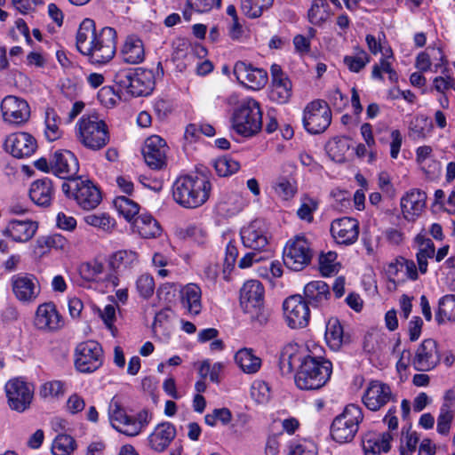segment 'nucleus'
Instances as JSON below:
<instances>
[{
	"label": "nucleus",
	"mask_w": 455,
	"mask_h": 455,
	"mask_svg": "<svg viewBox=\"0 0 455 455\" xmlns=\"http://www.w3.org/2000/svg\"><path fill=\"white\" fill-rule=\"evenodd\" d=\"M211 189V182L206 178L183 175L179 177L172 185V197L181 207L195 209L206 203Z\"/></svg>",
	"instance_id": "nucleus-2"
},
{
	"label": "nucleus",
	"mask_w": 455,
	"mask_h": 455,
	"mask_svg": "<svg viewBox=\"0 0 455 455\" xmlns=\"http://www.w3.org/2000/svg\"><path fill=\"white\" fill-rule=\"evenodd\" d=\"M240 303L243 310L262 306L264 303V287L258 280H249L240 291Z\"/></svg>",
	"instance_id": "nucleus-24"
},
{
	"label": "nucleus",
	"mask_w": 455,
	"mask_h": 455,
	"mask_svg": "<svg viewBox=\"0 0 455 455\" xmlns=\"http://www.w3.org/2000/svg\"><path fill=\"white\" fill-rule=\"evenodd\" d=\"M52 168L56 176L71 182V180L76 179L75 176L79 171V163L74 153L60 149L52 156Z\"/></svg>",
	"instance_id": "nucleus-16"
},
{
	"label": "nucleus",
	"mask_w": 455,
	"mask_h": 455,
	"mask_svg": "<svg viewBox=\"0 0 455 455\" xmlns=\"http://www.w3.org/2000/svg\"><path fill=\"white\" fill-rule=\"evenodd\" d=\"M12 287L16 298L22 302L35 300L40 293L36 277L30 274H18L12 278Z\"/></svg>",
	"instance_id": "nucleus-17"
},
{
	"label": "nucleus",
	"mask_w": 455,
	"mask_h": 455,
	"mask_svg": "<svg viewBox=\"0 0 455 455\" xmlns=\"http://www.w3.org/2000/svg\"><path fill=\"white\" fill-rule=\"evenodd\" d=\"M168 146L158 135L149 136L144 141V162L151 170L159 171L167 165Z\"/></svg>",
	"instance_id": "nucleus-13"
},
{
	"label": "nucleus",
	"mask_w": 455,
	"mask_h": 455,
	"mask_svg": "<svg viewBox=\"0 0 455 455\" xmlns=\"http://www.w3.org/2000/svg\"><path fill=\"white\" fill-rule=\"evenodd\" d=\"M99 99L107 108L116 105L117 101L120 100V97L116 94L115 91L111 87L102 88L99 92Z\"/></svg>",
	"instance_id": "nucleus-63"
},
{
	"label": "nucleus",
	"mask_w": 455,
	"mask_h": 455,
	"mask_svg": "<svg viewBox=\"0 0 455 455\" xmlns=\"http://www.w3.org/2000/svg\"><path fill=\"white\" fill-rule=\"evenodd\" d=\"M35 323L39 329L54 331L63 325V320L55 305L48 302L37 307Z\"/></svg>",
	"instance_id": "nucleus-22"
},
{
	"label": "nucleus",
	"mask_w": 455,
	"mask_h": 455,
	"mask_svg": "<svg viewBox=\"0 0 455 455\" xmlns=\"http://www.w3.org/2000/svg\"><path fill=\"white\" fill-rule=\"evenodd\" d=\"M76 440L69 435H58L52 445L53 455H70L76 449Z\"/></svg>",
	"instance_id": "nucleus-47"
},
{
	"label": "nucleus",
	"mask_w": 455,
	"mask_h": 455,
	"mask_svg": "<svg viewBox=\"0 0 455 455\" xmlns=\"http://www.w3.org/2000/svg\"><path fill=\"white\" fill-rule=\"evenodd\" d=\"M291 95V84L289 85H272L268 93L269 99L278 104L287 102Z\"/></svg>",
	"instance_id": "nucleus-57"
},
{
	"label": "nucleus",
	"mask_w": 455,
	"mask_h": 455,
	"mask_svg": "<svg viewBox=\"0 0 455 455\" xmlns=\"http://www.w3.org/2000/svg\"><path fill=\"white\" fill-rule=\"evenodd\" d=\"M162 231L159 222L150 214L144 213V239L158 237Z\"/></svg>",
	"instance_id": "nucleus-59"
},
{
	"label": "nucleus",
	"mask_w": 455,
	"mask_h": 455,
	"mask_svg": "<svg viewBox=\"0 0 455 455\" xmlns=\"http://www.w3.org/2000/svg\"><path fill=\"white\" fill-rule=\"evenodd\" d=\"M84 220L86 224L108 232L111 231L116 224L114 219L110 218L107 213L89 214L86 215Z\"/></svg>",
	"instance_id": "nucleus-50"
},
{
	"label": "nucleus",
	"mask_w": 455,
	"mask_h": 455,
	"mask_svg": "<svg viewBox=\"0 0 455 455\" xmlns=\"http://www.w3.org/2000/svg\"><path fill=\"white\" fill-rule=\"evenodd\" d=\"M214 168L219 176L227 177L236 172L240 164L230 156H225L215 160Z\"/></svg>",
	"instance_id": "nucleus-49"
},
{
	"label": "nucleus",
	"mask_w": 455,
	"mask_h": 455,
	"mask_svg": "<svg viewBox=\"0 0 455 455\" xmlns=\"http://www.w3.org/2000/svg\"><path fill=\"white\" fill-rule=\"evenodd\" d=\"M336 259L337 253L334 251L322 253L319 256V268L323 275L328 276L338 271Z\"/></svg>",
	"instance_id": "nucleus-54"
},
{
	"label": "nucleus",
	"mask_w": 455,
	"mask_h": 455,
	"mask_svg": "<svg viewBox=\"0 0 455 455\" xmlns=\"http://www.w3.org/2000/svg\"><path fill=\"white\" fill-rule=\"evenodd\" d=\"M362 402L368 410L378 411L390 402L395 403L396 395L388 384L374 379L369 382L362 396Z\"/></svg>",
	"instance_id": "nucleus-9"
},
{
	"label": "nucleus",
	"mask_w": 455,
	"mask_h": 455,
	"mask_svg": "<svg viewBox=\"0 0 455 455\" xmlns=\"http://www.w3.org/2000/svg\"><path fill=\"white\" fill-rule=\"evenodd\" d=\"M6 150L14 157L30 156L37 148L36 139L27 132L11 134L5 140Z\"/></svg>",
	"instance_id": "nucleus-19"
},
{
	"label": "nucleus",
	"mask_w": 455,
	"mask_h": 455,
	"mask_svg": "<svg viewBox=\"0 0 455 455\" xmlns=\"http://www.w3.org/2000/svg\"><path fill=\"white\" fill-rule=\"evenodd\" d=\"M113 204L118 212L123 215L126 220L132 223L131 228L132 232L140 234V227L137 226L136 221L132 222L133 218L139 213L140 206L137 203L123 196H117L114 200Z\"/></svg>",
	"instance_id": "nucleus-32"
},
{
	"label": "nucleus",
	"mask_w": 455,
	"mask_h": 455,
	"mask_svg": "<svg viewBox=\"0 0 455 455\" xmlns=\"http://www.w3.org/2000/svg\"><path fill=\"white\" fill-rule=\"evenodd\" d=\"M102 362L103 350L98 342L87 340L77 345L75 365L79 371L93 372L101 366Z\"/></svg>",
	"instance_id": "nucleus-8"
},
{
	"label": "nucleus",
	"mask_w": 455,
	"mask_h": 455,
	"mask_svg": "<svg viewBox=\"0 0 455 455\" xmlns=\"http://www.w3.org/2000/svg\"><path fill=\"white\" fill-rule=\"evenodd\" d=\"M108 416L112 427L126 435H136L142 427L140 421L127 415L116 397H113L109 403Z\"/></svg>",
	"instance_id": "nucleus-12"
},
{
	"label": "nucleus",
	"mask_w": 455,
	"mask_h": 455,
	"mask_svg": "<svg viewBox=\"0 0 455 455\" xmlns=\"http://www.w3.org/2000/svg\"><path fill=\"white\" fill-rule=\"evenodd\" d=\"M235 363L247 374L257 372L261 366V359L251 348H242L235 355Z\"/></svg>",
	"instance_id": "nucleus-35"
},
{
	"label": "nucleus",
	"mask_w": 455,
	"mask_h": 455,
	"mask_svg": "<svg viewBox=\"0 0 455 455\" xmlns=\"http://www.w3.org/2000/svg\"><path fill=\"white\" fill-rule=\"evenodd\" d=\"M331 295L329 285L323 281L315 280L305 285L302 297L308 306L319 307L327 304Z\"/></svg>",
	"instance_id": "nucleus-23"
},
{
	"label": "nucleus",
	"mask_w": 455,
	"mask_h": 455,
	"mask_svg": "<svg viewBox=\"0 0 455 455\" xmlns=\"http://www.w3.org/2000/svg\"><path fill=\"white\" fill-rule=\"evenodd\" d=\"M142 68H130L124 72L118 84L123 87L126 93L132 97H140L142 95Z\"/></svg>",
	"instance_id": "nucleus-30"
},
{
	"label": "nucleus",
	"mask_w": 455,
	"mask_h": 455,
	"mask_svg": "<svg viewBox=\"0 0 455 455\" xmlns=\"http://www.w3.org/2000/svg\"><path fill=\"white\" fill-rule=\"evenodd\" d=\"M233 73L239 84L251 90L262 89L268 81L267 70L242 60L235 62Z\"/></svg>",
	"instance_id": "nucleus-11"
},
{
	"label": "nucleus",
	"mask_w": 455,
	"mask_h": 455,
	"mask_svg": "<svg viewBox=\"0 0 455 455\" xmlns=\"http://www.w3.org/2000/svg\"><path fill=\"white\" fill-rule=\"evenodd\" d=\"M303 125L311 134L323 132L331 123V116H303Z\"/></svg>",
	"instance_id": "nucleus-44"
},
{
	"label": "nucleus",
	"mask_w": 455,
	"mask_h": 455,
	"mask_svg": "<svg viewBox=\"0 0 455 455\" xmlns=\"http://www.w3.org/2000/svg\"><path fill=\"white\" fill-rule=\"evenodd\" d=\"M440 360L437 342L433 339H426L417 348L412 364L418 371H428L435 368Z\"/></svg>",
	"instance_id": "nucleus-14"
},
{
	"label": "nucleus",
	"mask_w": 455,
	"mask_h": 455,
	"mask_svg": "<svg viewBox=\"0 0 455 455\" xmlns=\"http://www.w3.org/2000/svg\"><path fill=\"white\" fill-rule=\"evenodd\" d=\"M202 291L195 283L186 285L182 291V304L190 314L198 315L202 309Z\"/></svg>",
	"instance_id": "nucleus-33"
},
{
	"label": "nucleus",
	"mask_w": 455,
	"mask_h": 455,
	"mask_svg": "<svg viewBox=\"0 0 455 455\" xmlns=\"http://www.w3.org/2000/svg\"><path fill=\"white\" fill-rule=\"evenodd\" d=\"M175 436L176 428L172 424L169 422L161 423L148 436V443L150 447L156 451H163L169 446Z\"/></svg>",
	"instance_id": "nucleus-26"
},
{
	"label": "nucleus",
	"mask_w": 455,
	"mask_h": 455,
	"mask_svg": "<svg viewBox=\"0 0 455 455\" xmlns=\"http://www.w3.org/2000/svg\"><path fill=\"white\" fill-rule=\"evenodd\" d=\"M419 437L416 432L410 429L402 431L400 455H411L417 449Z\"/></svg>",
	"instance_id": "nucleus-52"
},
{
	"label": "nucleus",
	"mask_w": 455,
	"mask_h": 455,
	"mask_svg": "<svg viewBox=\"0 0 455 455\" xmlns=\"http://www.w3.org/2000/svg\"><path fill=\"white\" fill-rule=\"evenodd\" d=\"M187 5L198 12H206L214 6L220 7L221 0H187Z\"/></svg>",
	"instance_id": "nucleus-60"
},
{
	"label": "nucleus",
	"mask_w": 455,
	"mask_h": 455,
	"mask_svg": "<svg viewBox=\"0 0 455 455\" xmlns=\"http://www.w3.org/2000/svg\"><path fill=\"white\" fill-rule=\"evenodd\" d=\"M452 419L453 413L450 410V406L447 403L443 404L437 419V432L443 435H448Z\"/></svg>",
	"instance_id": "nucleus-55"
},
{
	"label": "nucleus",
	"mask_w": 455,
	"mask_h": 455,
	"mask_svg": "<svg viewBox=\"0 0 455 455\" xmlns=\"http://www.w3.org/2000/svg\"><path fill=\"white\" fill-rule=\"evenodd\" d=\"M100 317L102 318L107 328L111 331L112 335L116 337L117 335V329L113 324L116 319V308L113 305H107L102 312H100Z\"/></svg>",
	"instance_id": "nucleus-61"
},
{
	"label": "nucleus",
	"mask_w": 455,
	"mask_h": 455,
	"mask_svg": "<svg viewBox=\"0 0 455 455\" xmlns=\"http://www.w3.org/2000/svg\"><path fill=\"white\" fill-rule=\"evenodd\" d=\"M292 347H285L279 358V368L283 375H289L293 371L295 364L301 363L303 360L299 353H294Z\"/></svg>",
	"instance_id": "nucleus-46"
},
{
	"label": "nucleus",
	"mask_w": 455,
	"mask_h": 455,
	"mask_svg": "<svg viewBox=\"0 0 455 455\" xmlns=\"http://www.w3.org/2000/svg\"><path fill=\"white\" fill-rule=\"evenodd\" d=\"M241 239L246 248L257 251H262L268 243L266 230L259 220H253L242 228Z\"/></svg>",
	"instance_id": "nucleus-20"
},
{
	"label": "nucleus",
	"mask_w": 455,
	"mask_h": 455,
	"mask_svg": "<svg viewBox=\"0 0 455 455\" xmlns=\"http://www.w3.org/2000/svg\"><path fill=\"white\" fill-rule=\"evenodd\" d=\"M283 312L288 325L292 328H304L310 318L309 306L299 294L288 297L283 304Z\"/></svg>",
	"instance_id": "nucleus-10"
},
{
	"label": "nucleus",
	"mask_w": 455,
	"mask_h": 455,
	"mask_svg": "<svg viewBox=\"0 0 455 455\" xmlns=\"http://www.w3.org/2000/svg\"><path fill=\"white\" fill-rule=\"evenodd\" d=\"M427 194L419 189H411L401 199V208L406 219L418 216L426 206Z\"/></svg>",
	"instance_id": "nucleus-25"
},
{
	"label": "nucleus",
	"mask_w": 455,
	"mask_h": 455,
	"mask_svg": "<svg viewBox=\"0 0 455 455\" xmlns=\"http://www.w3.org/2000/svg\"><path fill=\"white\" fill-rule=\"evenodd\" d=\"M0 108L2 114H30L31 112L25 100L13 95L6 96L2 100Z\"/></svg>",
	"instance_id": "nucleus-41"
},
{
	"label": "nucleus",
	"mask_w": 455,
	"mask_h": 455,
	"mask_svg": "<svg viewBox=\"0 0 455 455\" xmlns=\"http://www.w3.org/2000/svg\"><path fill=\"white\" fill-rule=\"evenodd\" d=\"M76 46L81 54L88 57L89 62L106 64L116 54V31L110 27H104L98 31L95 21L86 18L79 25Z\"/></svg>",
	"instance_id": "nucleus-1"
},
{
	"label": "nucleus",
	"mask_w": 455,
	"mask_h": 455,
	"mask_svg": "<svg viewBox=\"0 0 455 455\" xmlns=\"http://www.w3.org/2000/svg\"><path fill=\"white\" fill-rule=\"evenodd\" d=\"M104 266L98 260L82 263L79 267V273L83 279L86 281H93L103 272Z\"/></svg>",
	"instance_id": "nucleus-53"
},
{
	"label": "nucleus",
	"mask_w": 455,
	"mask_h": 455,
	"mask_svg": "<svg viewBox=\"0 0 455 455\" xmlns=\"http://www.w3.org/2000/svg\"><path fill=\"white\" fill-rule=\"evenodd\" d=\"M313 251L309 241L303 235L290 239L283 249V263L294 271H300L310 264Z\"/></svg>",
	"instance_id": "nucleus-7"
},
{
	"label": "nucleus",
	"mask_w": 455,
	"mask_h": 455,
	"mask_svg": "<svg viewBox=\"0 0 455 455\" xmlns=\"http://www.w3.org/2000/svg\"><path fill=\"white\" fill-rule=\"evenodd\" d=\"M37 228L38 223L36 221L12 220L6 228L2 230V234L4 236L11 237L14 242L26 243L35 235Z\"/></svg>",
	"instance_id": "nucleus-21"
},
{
	"label": "nucleus",
	"mask_w": 455,
	"mask_h": 455,
	"mask_svg": "<svg viewBox=\"0 0 455 455\" xmlns=\"http://www.w3.org/2000/svg\"><path fill=\"white\" fill-rule=\"evenodd\" d=\"M37 247L43 249L46 248H55V249H63L67 244V240L60 235L54 234L49 236H42L39 237L36 241Z\"/></svg>",
	"instance_id": "nucleus-58"
},
{
	"label": "nucleus",
	"mask_w": 455,
	"mask_h": 455,
	"mask_svg": "<svg viewBox=\"0 0 455 455\" xmlns=\"http://www.w3.org/2000/svg\"><path fill=\"white\" fill-rule=\"evenodd\" d=\"M274 0H241V8L245 16L256 19L273 5Z\"/></svg>",
	"instance_id": "nucleus-43"
},
{
	"label": "nucleus",
	"mask_w": 455,
	"mask_h": 455,
	"mask_svg": "<svg viewBox=\"0 0 455 455\" xmlns=\"http://www.w3.org/2000/svg\"><path fill=\"white\" fill-rule=\"evenodd\" d=\"M175 235L180 240H192L198 244H203L206 240V233L195 225L176 228Z\"/></svg>",
	"instance_id": "nucleus-45"
},
{
	"label": "nucleus",
	"mask_w": 455,
	"mask_h": 455,
	"mask_svg": "<svg viewBox=\"0 0 455 455\" xmlns=\"http://www.w3.org/2000/svg\"><path fill=\"white\" fill-rule=\"evenodd\" d=\"M227 104L234 108L233 114H253L254 110L256 114H263L259 102L252 98L239 100L237 95L232 94L227 99Z\"/></svg>",
	"instance_id": "nucleus-38"
},
{
	"label": "nucleus",
	"mask_w": 455,
	"mask_h": 455,
	"mask_svg": "<svg viewBox=\"0 0 455 455\" xmlns=\"http://www.w3.org/2000/svg\"><path fill=\"white\" fill-rule=\"evenodd\" d=\"M138 261L139 256L136 252L124 250L118 251L109 257L108 266L114 272H117L122 267H130Z\"/></svg>",
	"instance_id": "nucleus-40"
},
{
	"label": "nucleus",
	"mask_w": 455,
	"mask_h": 455,
	"mask_svg": "<svg viewBox=\"0 0 455 455\" xmlns=\"http://www.w3.org/2000/svg\"><path fill=\"white\" fill-rule=\"evenodd\" d=\"M44 124V134L49 141H55L62 136L60 116H45Z\"/></svg>",
	"instance_id": "nucleus-51"
},
{
	"label": "nucleus",
	"mask_w": 455,
	"mask_h": 455,
	"mask_svg": "<svg viewBox=\"0 0 455 455\" xmlns=\"http://www.w3.org/2000/svg\"><path fill=\"white\" fill-rule=\"evenodd\" d=\"M363 419L362 409L354 403L347 404L343 411L334 418L331 425V435L339 443H350Z\"/></svg>",
	"instance_id": "nucleus-5"
},
{
	"label": "nucleus",
	"mask_w": 455,
	"mask_h": 455,
	"mask_svg": "<svg viewBox=\"0 0 455 455\" xmlns=\"http://www.w3.org/2000/svg\"><path fill=\"white\" fill-rule=\"evenodd\" d=\"M331 233L338 243H354L359 235V223L354 218L337 219L331 224Z\"/></svg>",
	"instance_id": "nucleus-18"
},
{
	"label": "nucleus",
	"mask_w": 455,
	"mask_h": 455,
	"mask_svg": "<svg viewBox=\"0 0 455 455\" xmlns=\"http://www.w3.org/2000/svg\"><path fill=\"white\" fill-rule=\"evenodd\" d=\"M272 85H289L291 84L287 75L283 71L278 64H273L270 68Z\"/></svg>",
	"instance_id": "nucleus-62"
},
{
	"label": "nucleus",
	"mask_w": 455,
	"mask_h": 455,
	"mask_svg": "<svg viewBox=\"0 0 455 455\" xmlns=\"http://www.w3.org/2000/svg\"><path fill=\"white\" fill-rule=\"evenodd\" d=\"M355 56L346 55L343 62L349 71L359 73L371 61V56L360 46L355 47Z\"/></svg>",
	"instance_id": "nucleus-42"
},
{
	"label": "nucleus",
	"mask_w": 455,
	"mask_h": 455,
	"mask_svg": "<svg viewBox=\"0 0 455 455\" xmlns=\"http://www.w3.org/2000/svg\"><path fill=\"white\" fill-rule=\"evenodd\" d=\"M434 121L428 116H415L410 122V137L413 140L425 139L433 130Z\"/></svg>",
	"instance_id": "nucleus-36"
},
{
	"label": "nucleus",
	"mask_w": 455,
	"mask_h": 455,
	"mask_svg": "<svg viewBox=\"0 0 455 455\" xmlns=\"http://www.w3.org/2000/svg\"><path fill=\"white\" fill-rule=\"evenodd\" d=\"M332 363L323 357L307 355L303 358L295 374L296 386L302 390H316L330 379Z\"/></svg>",
	"instance_id": "nucleus-3"
},
{
	"label": "nucleus",
	"mask_w": 455,
	"mask_h": 455,
	"mask_svg": "<svg viewBox=\"0 0 455 455\" xmlns=\"http://www.w3.org/2000/svg\"><path fill=\"white\" fill-rule=\"evenodd\" d=\"M274 189L284 200L292 198L297 193V182L293 178L279 177Z\"/></svg>",
	"instance_id": "nucleus-48"
},
{
	"label": "nucleus",
	"mask_w": 455,
	"mask_h": 455,
	"mask_svg": "<svg viewBox=\"0 0 455 455\" xmlns=\"http://www.w3.org/2000/svg\"><path fill=\"white\" fill-rule=\"evenodd\" d=\"M329 4L327 0H313L307 12L308 21L315 26H321L329 17Z\"/></svg>",
	"instance_id": "nucleus-39"
},
{
	"label": "nucleus",
	"mask_w": 455,
	"mask_h": 455,
	"mask_svg": "<svg viewBox=\"0 0 455 455\" xmlns=\"http://www.w3.org/2000/svg\"><path fill=\"white\" fill-rule=\"evenodd\" d=\"M76 140L85 148L100 150L109 141L108 125L99 116H83L76 124Z\"/></svg>",
	"instance_id": "nucleus-4"
},
{
	"label": "nucleus",
	"mask_w": 455,
	"mask_h": 455,
	"mask_svg": "<svg viewBox=\"0 0 455 455\" xmlns=\"http://www.w3.org/2000/svg\"><path fill=\"white\" fill-rule=\"evenodd\" d=\"M350 147V140L347 137H334L325 144V151L331 160L344 163L346 154Z\"/></svg>",
	"instance_id": "nucleus-34"
},
{
	"label": "nucleus",
	"mask_w": 455,
	"mask_h": 455,
	"mask_svg": "<svg viewBox=\"0 0 455 455\" xmlns=\"http://www.w3.org/2000/svg\"><path fill=\"white\" fill-rule=\"evenodd\" d=\"M63 383L59 380H53L44 384L41 389L43 396H59L63 395Z\"/></svg>",
	"instance_id": "nucleus-64"
},
{
	"label": "nucleus",
	"mask_w": 455,
	"mask_h": 455,
	"mask_svg": "<svg viewBox=\"0 0 455 455\" xmlns=\"http://www.w3.org/2000/svg\"><path fill=\"white\" fill-rule=\"evenodd\" d=\"M262 116H232L235 131L244 137H251L261 130Z\"/></svg>",
	"instance_id": "nucleus-28"
},
{
	"label": "nucleus",
	"mask_w": 455,
	"mask_h": 455,
	"mask_svg": "<svg viewBox=\"0 0 455 455\" xmlns=\"http://www.w3.org/2000/svg\"><path fill=\"white\" fill-rule=\"evenodd\" d=\"M123 60L128 64H140L142 61V40L138 35L127 36L121 50Z\"/></svg>",
	"instance_id": "nucleus-29"
},
{
	"label": "nucleus",
	"mask_w": 455,
	"mask_h": 455,
	"mask_svg": "<svg viewBox=\"0 0 455 455\" xmlns=\"http://www.w3.org/2000/svg\"><path fill=\"white\" fill-rule=\"evenodd\" d=\"M61 189L85 211L95 209L102 200L100 190L90 180H82L81 177L71 180V182H63Z\"/></svg>",
	"instance_id": "nucleus-6"
},
{
	"label": "nucleus",
	"mask_w": 455,
	"mask_h": 455,
	"mask_svg": "<svg viewBox=\"0 0 455 455\" xmlns=\"http://www.w3.org/2000/svg\"><path fill=\"white\" fill-rule=\"evenodd\" d=\"M325 340L331 349L337 351L349 341L344 334L343 327L338 318H330L326 323Z\"/></svg>",
	"instance_id": "nucleus-31"
},
{
	"label": "nucleus",
	"mask_w": 455,
	"mask_h": 455,
	"mask_svg": "<svg viewBox=\"0 0 455 455\" xmlns=\"http://www.w3.org/2000/svg\"><path fill=\"white\" fill-rule=\"evenodd\" d=\"M53 191L52 181L50 179L37 180L30 186L29 197L36 205L48 207L51 204Z\"/></svg>",
	"instance_id": "nucleus-27"
},
{
	"label": "nucleus",
	"mask_w": 455,
	"mask_h": 455,
	"mask_svg": "<svg viewBox=\"0 0 455 455\" xmlns=\"http://www.w3.org/2000/svg\"><path fill=\"white\" fill-rule=\"evenodd\" d=\"M5 390L9 405L12 410L22 412L28 408L33 392L28 383L20 379H13L7 382Z\"/></svg>",
	"instance_id": "nucleus-15"
},
{
	"label": "nucleus",
	"mask_w": 455,
	"mask_h": 455,
	"mask_svg": "<svg viewBox=\"0 0 455 455\" xmlns=\"http://www.w3.org/2000/svg\"><path fill=\"white\" fill-rule=\"evenodd\" d=\"M435 321L439 325L445 321L455 322V295L448 294L442 297L438 302V309L435 312Z\"/></svg>",
	"instance_id": "nucleus-37"
},
{
	"label": "nucleus",
	"mask_w": 455,
	"mask_h": 455,
	"mask_svg": "<svg viewBox=\"0 0 455 455\" xmlns=\"http://www.w3.org/2000/svg\"><path fill=\"white\" fill-rule=\"evenodd\" d=\"M144 96L149 95L155 89L156 79L158 76H163L164 68L162 67V63L159 61L157 63V68L156 72L153 69L144 68Z\"/></svg>",
	"instance_id": "nucleus-56"
}]
</instances>
